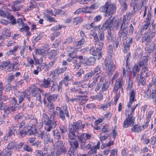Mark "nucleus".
Segmentation results:
<instances>
[{
  "label": "nucleus",
  "mask_w": 156,
  "mask_h": 156,
  "mask_svg": "<svg viewBox=\"0 0 156 156\" xmlns=\"http://www.w3.org/2000/svg\"><path fill=\"white\" fill-rule=\"evenodd\" d=\"M105 69L108 75L111 76L116 69V66L111 57L106 58L104 62Z\"/></svg>",
  "instance_id": "20e7f679"
},
{
  "label": "nucleus",
  "mask_w": 156,
  "mask_h": 156,
  "mask_svg": "<svg viewBox=\"0 0 156 156\" xmlns=\"http://www.w3.org/2000/svg\"><path fill=\"white\" fill-rule=\"evenodd\" d=\"M28 88L31 90L30 94L31 96L33 97H36V99L40 102H41V98L40 93L42 91L39 88L35 87L33 86L29 87Z\"/></svg>",
  "instance_id": "1a4fd4ad"
},
{
  "label": "nucleus",
  "mask_w": 156,
  "mask_h": 156,
  "mask_svg": "<svg viewBox=\"0 0 156 156\" xmlns=\"http://www.w3.org/2000/svg\"><path fill=\"white\" fill-rule=\"evenodd\" d=\"M68 61L70 62V64L72 65L76 70L78 69L81 67V62H79L76 56L67 59Z\"/></svg>",
  "instance_id": "f8f14e48"
},
{
  "label": "nucleus",
  "mask_w": 156,
  "mask_h": 156,
  "mask_svg": "<svg viewBox=\"0 0 156 156\" xmlns=\"http://www.w3.org/2000/svg\"><path fill=\"white\" fill-rule=\"evenodd\" d=\"M33 125L28 124L25 126V128H27V132L29 135H35L37 133L36 129V125L38 124V120L36 118L33 119Z\"/></svg>",
  "instance_id": "423d86ee"
},
{
  "label": "nucleus",
  "mask_w": 156,
  "mask_h": 156,
  "mask_svg": "<svg viewBox=\"0 0 156 156\" xmlns=\"http://www.w3.org/2000/svg\"><path fill=\"white\" fill-rule=\"evenodd\" d=\"M116 5L111 2V0H108L103 6L100 9L101 11L106 12L105 17H108L112 16L116 12Z\"/></svg>",
  "instance_id": "7ed1b4c3"
},
{
  "label": "nucleus",
  "mask_w": 156,
  "mask_h": 156,
  "mask_svg": "<svg viewBox=\"0 0 156 156\" xmlns=\"http://www.w3.org/2000/svg\"><path fill=\"white\" fill-rule=\"evenodd\" d=\"M44 102L45 106L49 109H53L55 108L54 104L49 102L47 103L45 99H44Z\"/></svg>",
  "instance_id": "72a5a7b5"
},
{
  "label": "nucleus",
  "mask_w": 156,
  "mask_h": 156,
  "mask_svg": "<svg viewBox=\"0 0 156 156\" xmlns=\"http://www.w3.org/2000/svg\"><path fill=\"white\" fill-rule=\"evenodd\" d=\"M70 80L69 77L67 76L64 77L63 79L59 82L58 86V92L62 88V83H63L66 86H67L68 85V82Z\"/></svg>",
  "instance_id": "6ab92c4d"
},
{
  "label": "nucleus",
  "mask_w": 156,
  "mask_h": 156,
  "mask_svg": "<svg viewBox=\"0 0 156 156\" xmlns=\"http://www.w3.org/2000/svg\"><path fill=\"white\" fill-rule=\"evenodd\" d=\"M146 3V0H131V5H136V8L140 9Z\"/></svg>",
  "instance_id": "2eb2a0df"
},
{
  "label": "nucleus",
  "mask_w": 156,
  "mask_h": 156,
  "mask_svg": "<svg viewBox=\"0 0 156 156\" xmlns=\"http://www.w3.org/2000/svg\"><path fill=\"white\" fill-rule=\"evenodd\" d=\"M53 82L52 85L51 86V91L52 93H53L57 88L58 89V84H57V82Z\"/></svg>",
  "instance_id": "603ef678"
},
{
  "label": "nucleus",
  "mask_w": 156,
  "mask_h": 156,
  "mask_svg": "<svg viewBox=\"0 0 156 156\" xmlns=\"http://www.w3.org/2000/svg\"><path fill=\"white\" fill-rule=\"evenodd\" d=\"M11 152L6 149L0 151V156H11Z\"/></svg>",
  "instance_id": "58836bf2"
},
{
  "label": "nucleus",
  "mask_w": 156,
  "mask_h": 156,
  "mask_svg": "<svg viewBox=\"0 0 156 156\" xmlns=\"http://www.w3.org/2000/svg\"><path fill=\"white\" fill-rule=\"evenodd\" d=\"M9 11V10L7 8L6 5H4L1 7L0 9V16L3 17L8 16L10 14Z\"/></svg>",
  "instance_id": "a211bd4d"
},
{
  "label": "nucleus",
  "mask_w": 156,
  "mask_h": 156,
  "mask_svg": "<svg viewBox=\"0 0 156 156\" xmlns=\"http://www.w3.org/2000/svg\"><path fill=\"white\" fill-rule=\"evenodd\" d=\"M51 80L49 78L47 79H44L43 83V87L45 88H48L50 87L51 85Z\"/></svg>",
  "instance_id": "2f4dec72"
},
{
  "label": "nucleus",
  "mask_w": 156,
  "mask_h": 156,
  "mask_svg": "<svg viewBox=\"0 0 156 156\" xmlns=\"http://www.w3.org/2000/svg\"><path fill=\"white\" fill-rule=\"evenodd\" d=\"M13 11H18L22 8V5H13L11 7Z\"/></svg>",
  "instance_id": "3c124183"
},
{
  "label": "nucleus",
  "mask_w": 156,
  "mask_h": 156,
  "mask_svg": "<svg viewBox=\"0 0 156 156\" xmlns=\"http://www.w3.org/2000/svg\"><path fill=\"white\" fill-rule=\"evenodd\" d=\"M144 24L142 28L141 29V32H143L144 30L147 29L151 23V22L146 20L144 21Z\"/></svg>",
  "instance_id": "49530a36"
},
{
  "label": "nucleus",
  "mask_w": 156,
  "mask_h": 156,
  "mask_svg": "<svg viewBox=\"0 0 156 156\" xmlns=\"http://www.w3.org/2000/svg\"><path fill=\"white\" fill-rule=\"evenodd\" d=\"M76 57L77 59H79V62H81V65L82 64H84L85 66H87V59L82 55H76Z\"/></svg>",
  "instance_id": "a878e982"
},
{
  "label": "nucleus",
  "mask_w": 156,
  "mask_h": 156,
  "mask_svg": "<svg viewBox=\"0 0 156 156\" xmlns=\"http://www.w3.org/2000/svg\"><path fill=\"white\" fill-rule=\"evenodd\" d=\"M100 76V74L99 73H97L93 77V82L90 84L88 85V87L91 88H93L96 85L98 78Z\"/></svg>",
  "instance_id": "4be33fe9"
},
{
  "label": "nucleus",
  "mask_w": 156,
  "mask_h": 156,
  "mask_svg": "<svg viewBox=\"0 0 156 156\" xmlns=\"http://www.w3.org/2000/svg\"><path fill=\"white\" fill-rule=\"evenodd\" d=\"M151 89L148 88L147 90L144 92V98L146 99H148L150 97Z\"/></svg>",
  "instance_id": "de8ad7c7"
},
{
  "label": "nucleus",
  "mask_w": 156,
  "mask_h": 156,
  "mask_svg": "<svg viewBox=\"0 0 156 156\" xmlns=\"http://www.w3.org/2000/svg\"><path fill=\"white\" fill-rule=\"evenodd\" d=\"M18 48H19L18 46L14 47L13 49H10L9 50V55H10L15 54V52L18 50Z\"/></svg>",
  "instance_id": "680f3d73"
},
{
  "label": "nucleus",
  "mask_w": 156,
  "mask_h": 156,
  "mask_svg": "<svg viewBox=\"0 0 156 156\" xmlns=\"http://www.w3.org/2000/svg\"><path fill=\"white\" fill-rule=\"evenodd\" d=\"M27 64L25 66L26 67L29 66V65H31V64H34V60L30 57H28L27 58Z\"/></svg>",
  "instance_id": "4d7b16f0"
},
{
  "label": "nucleus",
  "mask_w": 156,
  "mask_h": 156,
  "mask_svg": "<svg viewBox=\"0 0 156 156\" xmlns=\"http://www.w3.org/2000/svg\"><path fill=\"white\" fill-rule=\"evenodd\" d=\"M23 117V115L21 113H18L16 115L15 117V119L17 121H19L20 120L22 119Z\"/></svg>",
  "instance_id": "774afa93"
},
{
  "label": "nucleus",
  "mask_w": 156,
  "mask_h": 156,
  "mask_svg": "<svg viewBox=\"0 0 156 156\" xmlns=\"http://www.w3.org/2000/svg\"><path fill=\"white\" fill-rule=\"evenodd\" d=\"M94 75L93 72H91L86 73L82 80L83 83L87 81L89 79H90Z\"/></svg>",
  "instance_id": "7c9ffc66"
},
{
  "label": "nucleus",
  "mask_w": 156,
  "mask_h": 156,
  "mask_svg": "<svg viewBox=\"0 0 156 156\" xmlns=\"http://www.w3.org/2000/svg\"><path fill=\"white\" fill-rule=\"evenodd\" d=\"M35 51L36 54L42 55L43 56H46L48 52V50L44 48L36 49Z\"/></svg>",
  "instance_id": "5701e85b"
},
{
  "label": "nucleus",
  "mask_w": 156,
  "mask_h": 156,
  "mask_svg": "<svg viewBox=\"0 0 156 156\" xmlns=\"http://www.w3.org/2000/svg\"><path fill=\"white\" fill-rule=\"evenodd\" d=\"M9 64V62L7 61L3 62L0 65V70H2L5 69Z\"/></svg>",
  "instance_id": "864d4df0"
},
{
  "label": "nucleus",
  "mask_w": 156,
  "mask_h": 156,
  "mask_svg": "<svg viewBox=\"0 0 156 156\" xmlns=\"http://www.w3.org/2000/svg\"><path fill=\"white\" fill-rule=\"evenodd\" d=\"M52 132L53 135L55 138L58 140H59L60 139L61 136L60 132H58L56 133L55 130H53Z\"/></svg>",
  "instance_id": "052dcab7"
},
{
  "label": "nucleus",
  "mask_w": 156,
  "mask_h": 156,
  "mask_svg": "<svg viewBox=\"0 0 156 156\" xmlns=\"http://www.w3.org/2000/svg\"><path fill=\"white\" fill-rule=\"evenodd\" d=\"M136 93L135 91L133 89L129 93V101L127 104L128 108H131V105L134 101H136L135 99Z\"/></svg>",
  "instance_id": "f3484780"
},
{
  "label": "nucleus",
  "mask_w": 156,
  "mask_h": 156,
  "mask_svg": "<svg viewBox=\"0 0 156 156\" xmlns=\"http://www.w3.org/2000/svg\"><path fill=\"white\" fill-rule=\"evenodd\" d=\"M146 73L147 75H149V71L147 68L146 67L143 68L141 72L139 74H141V75H144V73Z\"/></svg>",
  "instance_id": "69168bd1"
},
{
  "label": "nucleus",
  "mask_w": 156,
  "mask_h": 156,
  "mask_svg": "<svg viewBox=\"0 0 156 156\" xmlns=\"http://www.w3.org/2000/svg\"><path fill=\"white\" fill-rule=\"evenodd\" d=\"M90 98L92 99H97L100 101L103 98L102 95L101 94H98L96 95L91 96Z\"/></svg>",
  "instance_id": "6e6d98bb"
},
{
  "label": "nucleus",
  "mask_w": 156,
  "mask_h": 156,
  "mask_svg": "<svg viewBox=\"0 0 156 156\" xmlns=\"http://www.w3.org/2000/svg\"><path fill=\"white\" fill-rule=\"evenodd\" d=\"M54 147H55L56 151L55 152V156H59L62 153H66L67 152V149L64 145L63 141L58 140L55 143Z\"/></svg>",
  "instance_id": "39448f33"
},
{
  "label": "nucleus",
  "mask_w": 156,
  "mask_h": 156,
  "mask_svg": "<svg viewBox=\"0 0 156 156\" xmlns=\"http://www.w3.org/2000/svg\"><path fill=\"white\" fill-rule=\"evenodd\" d=\"M102 133H108L111 130V128L107 125L103 126L101 128Z\"/></svg>",
  "instance_id": "a19ab883"
},
{
  "label": "nucleus",
  "mask_w": 156,
  "mask_h": 156,
  "mask_svg": "<svg viewBox=\"0 0 156 156\" xmlns=\"http://www.w3.org/2000/svg\"><path fill=\"white\" fill-rule=\"evenodd\" d=\"M138 105V104H136L132 107L131 108L126 110L125 113L126 116V118L123 122L124 128H126L129 126H132L133 125L135 118L133 115V114Z\"/></svg>",
  "instance_id": "f257e3e1"
},
{
  "label": "nucleus",
  "mask_w": 156,
  "mask_h": 156,
  "mask_svg": "<svg viewBox=\"0 0 156 156\" xmlns=\"http://www.w3.org/2000/svg\"><path fill=\"white\" fill-rule=\"evenodd\" d=\"M58 95L56 94L50 95L47 97V99L49 102H54L58 99Z\"/></svg>",
  "instance_id": "c756f323"
},
{
  "label": "nucleus",
  "mask_w": 156,
  "mask_h": 156,
  "mask_svg": "<svg viewBox=\"0 0 156 156\" xmlns=\"http://www.w3.org/2000/svg\"><path fill=\"white\" fill-rule=\"evenodd\" d=\"M109 84L108 83V81H105L102 84L101 88L102 91H104L106 90L109 88Z\"/></svg>",
  "instance_id": "8fccbe9b"
},
{
  "label": "nucleus",
  "mask_w": 156,
  "mask_h": 156,
  "mask_svg": "<svg viewBox=\"0 0 156 156\" xmlns=\"http://www.w3.org/2000/svg\"><path fill=\"white\" fill-rule=\"evenodd\" d=\"M8 18L9 20L11 22L12 24H16V20L13 16L9 14L8 16Z\"/></svg>",
  "instance_id": "13d9d810"
},
{
  "label": "nucleus",
  "mask_w": 156,
  "mask_h": 156,
  "mask_svg": "<svg viewBox=\"0 0 156 156\" xmlns=\"http://www.w3.org/2000/svg\"><path fill=\"white\" fill-rule=\"evenodd\" d=\"M74 141L69 140V142L71 147L73 148V151H75L79 146V144L78 140H74Z\"/></svg>",
  "instance_id": "412c9836"
},
{
  "label": "nucleus",
  "mask_w": 156,
  "mask_h": 156,
  "mask_svg": "<svg viewBox=\"0 0 156 156\" xmlns=\"http://www.w3.org/2000/svg\"><path fill=\"white\" fill-rule=\"evenodd\" d=\"M61 26L60 25H59L58 26H55L51 29V30L55 31L53 34V36L54 37H57L60 34V33L57 30L61 29Z\"/></svg>",
  "instance_id": "393cba45"
},
{
  "label": "nucleus",
  "mask_w": 156,
  "mask_h": 156,
  "mask_svg": "<svg viewBox=\"0 0 156 156\" xmlns=\"http://www.w3.org/2000/svg\"><path fill=\"white\" fill-rule=\"evenodd\" d=\"M143 130L142 126L137 124L135 125L131 128V131L133 132L139 133Z\"/></svg>",
  "instance_id": "bb28decb"
},
{
  "label": "nucleus",
  "mask_w": 156,
  "mask_h": 156,
  "mask_svg": "<svg viewBox=\"0 0 156 156\" xmlns=\"http://www.w3.org/2000/svg\"><path fill=\"white\" fill-rule=\"evenodd\" d=\"M137 83L139 85H141L144 86L145 84V81L144 79V76L141 74H139L137 76Z\"/></svg>",
  "instance_id": "c85d7f7f"
},
{
  "label": "nucleus",
  "mask_w": 156,
  "mask_h": 156,
  "mask_svg": "<svg viewBox=\"0 0 156 156\" xmlns=\"http://www.w3.org/2000/svg\"><path fill=\"white\" fill-rule=\"evenodd\" d=\"M140 68L138 65H135L134 66L133 68V73L134 77L135 76L137 72H138Z\"/></svg>",
  "instance_id": "e2e57ef3"
},
{
  "label": "nucleus",
  "mask_w": 156,
  "mask_h": 156,
  "mask_svg": "<svg viewBox=\"0 0 156 156\" xmlns=\"http://www.w3.org/2000/svg\"><path fill=\"white\" fill-rule=\"evenodd\" d=\"M98 35L99 40H97V41H103L105 39V34L102 30H99L98 31Z\"/></svg>",
  "instance_id": "473e14b6"
},
{
  "label": "nucleus",
  "mask_w": 156,
  "mask_h": 156,
  "mask_svg": "<svg viewBox=\"0 0 156 156\" xmlns=\"http://www.w3.org/2000/svg\"><path fill=\"white\" fill-rule=\"evenodd\" d=\"M83 21V19L81 17L78 16L76 18H75L73 20L74 23H75L76 25H77Z\"/></svg>",
  "instance_id": "5fc2aeb1"
},
{
  "label": "nucleus",
  "mask_w": 156,
  "mask_h": 156,
  "mask_svg": "<svg viewBox=\"0 0 156 156\" xmlns=\"http://www.w3.org/2000/svg\"><path fill=\"white\" fill-rule=\"evenodd\" d=\"M91 135L88 133H83L81 135L77 136V139L80 145V149H83L85 147L86 141L91 137Z\"/></svg>",
  "instance_id": "0eeeda50"
},
{
  "label": "nucleus",
  "mask_w": 156,
  "mask_h": 156,
  "mask_svg": "<svg viewBox=\"0 0 156 156\" xmlns=\"http://www.w3.org/2000/svg\"><path fill=\"white\" fill-rule=\"evenodd\" d=\"M75 132L69 129V133L68 134L69 138L72 140L76 139V135Z\"/></svg>",
  "instance_id": "c9c22d12"
},
{
  "label": "nucleus",
  "mask_w": 156,
  "mask_h": 156,
  "mask_svg": "<svg viewBox=\"0 0 156 156\" xmlns=\"http://www.w3.org/2000/svg\"><path fill=\"white\" fill-rule=\"evenodd\" d=\"M85 42V40L83 38H82L79 41L74 42L73 43V45L74 46L76 47L81 46L84 44Z\"/></svg>",
  "instance_id": "79ce46f5"
},
{
  "label": "nucleus",
  "mask_w": 156,
  "mask_h": 156,
  "mask_svg": "<svg viewBox=\"0 0 156 156\" xmlns=\"http://www.w3.org/2000/svg\"><path fill=\"white\" fill-rule=\"evenodd\" d=\"M123 84L122 79V77L119 78L116 80L115 84L114 87L113 89V91L116 93L119 88H121Z\"/></svg>",
  "instance_id": "4468645a"
},
{
  "label": "nucleus",
  "mask_w": 156,
  "mask_h": 156,
  "mask_svg": "<svg viewBox=\"0 0 156 156\" xmlns=\"http://www.w3.org/2000/svg\"><path fill=\"white\" fill-rule=\"evenodd\" d=\"M84 73V71L82 68L79 69H76L75 72V75L77 77H81V76Z\"/></svg>",
  "instance_id": "e433bc0d"
},
{
  "label": "nucleus",
  "mask_w": 156,
  "mask_h": 156,
  "mask_svg": "<svg viewBox=\"0 0 156 156\" xmlns=\"http://www.w3.org/2000/svg\"><path fill=\"white\" fill-rule=\"evenodd\" d=\"M85 125L82 123V122L79 120L77 122H73L72 124L69 126V129L78 133L79 129H83L85 127Z\"/></svg>",
  "instance_id": "6e6552de"
},
{
  "label": "nucleus",
  "mask_w": 156,
  "mask_h": 156,
  "mask_svg": "<svg viewBox=\"0 0 156 156\" xmlns=\"http://www.w3.org/2000/svg\"><path fill=\"white\" fill-rule=\"evenodd\" d=\"M42 120L45 125V129L47 132H50L56 126V122L54 120V116L52 115L49 118L47 114L43 113L42 115Z\"/></svg>",
  "instance_id": "f03ea898"
},
{
  "label": "nucleus",
  "mask_w": 156,
  "mask_h": 156,
  "mask_svg": "<svg viewBox=\"0 0 156 156\" xmlns=\"http://www.w3.org/2000/svg\"><path fill=\"white\" fill-rule=\"evenodd\" d=\"M12 101L14 103V107H13V106H5L4 108H3V110L4 111L5 114H9L11 113V111L13 112L15 111L16 107H17V106L18 105V104H16L17 101L14 98L12 99Z\"/></svg>",
  "instance_id": "ddd939ff"
},
{
  "label": "nucleus",
  "mask_w": 156,
  "mask_h": 156,
  "mask_svg": "<svg viewBox=\"0 0 156 156\" xmlns=\"http://www.w3.org/2000/svg\"><path fill=\"white\" fill-rule=\"evenodd\" d=\"M133 81L129 79L128 86L126 89L127 90H130L132 88L133 86Z\"/></svg>",
  "instance_id": "0e129e2a"
},
{
  "label": "nucleus",
  "mask_w": 156,
  "mask_h": 156,
  "mask_svg": "<svg viewBox=\"0 0 156 156\" xmlns=\"http://www.w3.org/2000/svg\"><path fill=\"white\" fill-rule=\"evenodd\" d=\"M127 26L123 25L122 24L121 26L119 32V36L120 40L122 38V40H126L128 34Z\"/></svg>",
  "instance_id": "9d476101"
},
{
  "label": "nucleus",
  "mask_w": 156,
  "mask_h": 156,
  "mask_svg": "<svg viewBox=\"0 0 156 156\" xmlns=\"http://www.w3.org/2000/svg\"><path fill=\"white\" fill-rule=\"evenodd\" d=\"M130 19V13H127L126 15L123 16L122 24H123L124 26H128Z\"/></svg>",
  "instance_id": "aec40b11"
},
{
  "label": "nucleus",
  "mask_w": 156,
  "mask_h": 156,
  "mask_svg": "<svg viewBox=\"0 0 156 156\" xmlns=\"http://www.w3.org/2000/svg\"><path fill=\"white\" fill-rule=\"evenodd\" d=\"M149 33L147 31L145 33L142 37V42H146V44H148L150 43L151 41V40L149 36Z\"/></svg>",
  "instance_id": "b1692460"
},
{
  "label": "nucleus",
  "mask_w": 156,
  "mask_h": 156,
  "mask_svg": "<svg viewBox=\"0 0 156 156\" xmlns=\"http://www.w3.org/2000/svg\"><path fill=\"white\" fill-rule=\"evenodd\" d=\"M18 133L19 136L23 137L26 134V131L24 130L19 129L18 130Z\"/></svg>",
  "instance_id": "338daca9"
},
{
  "label": "nucleus",
  "mask_w": 156,
  "mask_h": 156,
  "mask_svg": "<svg viewBox=\"0 0 156 156\" xmlns=\"http://www.w3.org/2000/svg\"><path fill=\"white\" fill-rule=\"evenodd\" d=\"M44 144L45 145H47L50 141L52 142L53 145H54L53 140L52 139L51 141L50 135L49 133H46L44 138Z\"/></svg>",
  "instance_id": "cd10ccee"
},
{
  "label": "nucleus",
  "mask_w": 156,
  "mask_h": 156,
  "mask_svg": "<svg viewBox=\"0 0 156 156\" xmlns=\"http://www.w3.org/2000/svg\"><path fill=\"white\" fill-rule=\"evenodd\" d=\"M147 60L146 56H143L142 60L139 62V65L140 67L143 66V65H145L147 63Z\"/></svg>",
  "instance_id": "c03bdc74"
},
{
  "label": "nucleus",
  "mask_w": 156,
  "mask_h": 156,
  "mask_svg": "<svg viewBox=\"0 0 156 156\" xmlns=\"http://www.w3.org/2000/svg\"><path fill=\"white\" fill-rule=\"evenodd\" d=\"M57 51L56 50H52L48 54V57L49 58H52L57 55Z\"/></svg>",
  "instance_id": "37998d69"
},
{
  "label": "nucleus",
  "mask_w": 156,
  "mask_h": 156,
  "mask_svg": "<svg viewBox=\"0 0 156 156\" xmlns=\"http://www.w3.org/2000/svg\"><path fill=\"white\" fill-rule=\"evenodd\" d=\"M67 67H64V68H58L55 70L56 72L58 75L64 73L66 70Z\"/></svg>",
  "instance_id": "a18cd8bd"
},
{
  "label": "nucleus",
  "mask_w": 156,
  "mask_h": 156,
  "mask_svg": "<svg viewBox=\"0 0 156 156\" xmlns=\"http://www.w3.org/2000/svg\"><path fill=\"white\" fill-rule=\"evenodd\" d=\"M43 68L44 66L43 65L37 66L36 69L34 70L33 73L35 75H38L39 73L41 71Z\"/></svg>",
  "instance_id": "f704fd0d"
},
{
  "label": "nucleus",
  "mask_w": 156,
  "mask_h": 156,
  "mask_svg": "<svg viewBox=\"0 0 156 156\" xmlns=\"http://www.w3.org/2000/svg\"><path fill=\"white\" fill-rule=\"evenodd\" d=\"M21 27V28H19L21 32L27 31L29 30L30 29V27L27 24H25L23 26Z\"/></svg>",
  "instance_id": "bf43d9fd"
},
{
  "label": "nucleus",
  "mask_w": 156,
  "mask_h": 156,
  "mask_svg": "<svg viewBox=\"0 0 156 156\" xmlns=\"http://www.w3.org/2000/svg\"><path fill=\"white\" fill-rule=\"evenodd\" d=\"M16 129L15 128V127H13V126H11L9 129L8 133L9 136H10L12 135H15L14 133Z\"/></svg>",
  "instance_id": "09e8293b"
},
{
  "label": "nucleus",
  "mask_w": 156,
  "mask_h": 156,
  "mask_svg": "<svg viewBox=\"0 0 156 156\" xmlns=\"http://www.w3.org/2000/svg\"><path fill=\"white\" fill-rule=\"evenodd\" d=\"M115 18L114 16H110L109 19H107L103 23L102 26V28L106 30L108 28L111 29L114 27V22Z\"/></svg>",
  "instance_id": "9b49d317"
},
{
  "label": "nucleus",
  "mask_w": 156,
  "mask_h": 156,
  "mask_svg": "<svg viewBox=\"0 0 156 156\" xmlns=\"http://www.w3.org/2000/svg\"><path fill=\"white\" fill-rule=\"evenodd\" d=\"M16 143L14 140L11 141L7 146V148L8 150L13 149L16 145Z\"/></svg>",
  "instance_id": "4c0bfd02"
},
{
  "label": "nucleus",
  "mask_w": 156,
  "mask_h": 156,
  "mask_svg": "<svg viewBox=\"0 0 156 156\" xmlns=\"http://www.w3.org/2000/svg\"><path fill=\"white\" fill-rule=\"evenodd\" d=\"M96 59L94 57H90L87 59V66L89 65H93L95 62Z\"/></svg>",
  "instance_id": "ea45409f"
},
{
  "label": "nucleus",
  "mask_w": 156,
  "mask_h": 156,
  "mask_svg": "<svg viewBox=\"0 0 156 156\" xmlns=\"http://www.w3.org/2000/svg\"><path fill=\"white\" fill-rule=\"evenodd\" d=\"M56 110L57 111L56 112H54V114L56 115L57 113V115L63 121L65 119V116L63 110L60 107H57Z\"/></svg>",
  "instance_id": "dca6fc26"
}]
</instances>
